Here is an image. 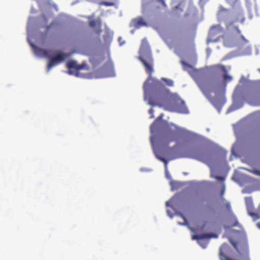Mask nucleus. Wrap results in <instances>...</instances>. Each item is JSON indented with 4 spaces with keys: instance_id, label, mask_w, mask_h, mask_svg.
<instances>
[{
    "instance_id": "obj_1",
    "label": "nucleus",
    "mask_w": 260,
    "mask_h": 260,
    "mask_svg": "<svg viewBox=\"0 0 260 260\" xmlns=\"http://www.w3.org/2000/svg\"><path fill=\"white\" fill-rule=\"evenodd\" d=\"M139 54L138 59L144 66L145 71L149 75L143 85L144 98H147L149 90L151 89L152 92L149 97L148 104L152 106H161V104L169 95L170 90L159 80L152 77L154 72V60L150 46L146 40L142 41Z\"/></svg>"
},
{
    "instance_id": "obj_2",
    "label": "nucleus",
    "mask_w": 260,
    "mask_h": 260,
    "mask_svg": "<svg viewBox=\"0 0 260 260\" xmlns=\"http://www.w3.org/2000/svg\"><path fill=\"white\" fill-rule=\"evenodd\" d=\"M231 17V13L229 10L221 8L217 14V18L220 22L225 24L226 29L229 34L230 39L235 43L245 44L248 43L247 40L241 34L237 22L243 24L245 18L242 14H239L238 17L232 21H229Z\"/></svg>"
},
{
    "instance_id": "obj_3",
    "label": "nucleus",
    "mask_w": 260,
    "mask_h": 260,
    "mask_svg": "<svg viewBox=\"0 0 260 260\" xmlns=\"http://www.w3.org/2000/svg\"><path fill=\"white\" fill-rule=\"evenodd\" d=\"M198 86L203 94L211 103V104L218 110L220 111L221 107L224 103L223 99H218L217 98H213L211 96V91H209L206 87V84L205 82H200L198 83Z\"/></svg>"
},
{
    "instance_id": "obj_4",
    "label": "nucleus",
    "mask_w": 260,
    "mask_h": 260,
    "mask_svg": "<svg viewBox=\"0 0 260 260\" xmlns=\"http://www.w3.org/2000/svg\"><path fill=\"white\" fill-rule=\"evenodd\" d=\"M180 128L174 124L167 125L165 135L161 137L162 141H167L168 143L176 140Z\"/></svg>"
},
{
    "instance_id": "obj_5",
    "label": "nucleus",
    "mask_w": 260,
    "mask_h": 260,
    "mask_svg": "<svg viewBox=\"0 0 260 260\" xmlns=\"http://www.w3.org/2000/svg\"><path fill=\"white\" fill-rule=\"evenodd\" d=\"M223 32V29L219 25L212 26L209 31L208 42H216L221 38L224 39Z\"/></svg>"
},
{
    "instance_id": "obj_6",
    "label": "nucleus",
    "mask_w": 260,
    "mask_h": 260,
    "mask_svg": "<svg viewBox=\"0 0 260 260\" xmlns=\"http://www.w3.org/2000/svg\"><path fill=\"white\" fill-rule=\"evenodd\" d=\"M190 157L201 161L208 165L211 161L210 153L205 150L196 149L192 151Z\"/></svg>"
},
{
    "instance_id": "obj_7",
    "label": "nucleus",
    "mask_w": 260,
    "mask_h": 260,
    "mask_svg": "<svg viewBox=\"0 0 260 260\" xmlns=\"http://www.w3.org/2000/svg\"><path fill=\"white\" fill-rule=\"evenodd\" d=\"M245 201L248 214L254 220L260 218V207L258 208L257 213H255L253 208L252 198L245 197ZM257 225L260 228V222L257 223Z\"/></svg>"
},
{
    "instance_id": "obj_8",
    "label": "nucleus",
    "mask_w": 260,
    "mask_h": 260,
    "mask_svg": "<svg viewBox=\"0 0 260 260\" xmlns=\"http://www.w3.org/2000/svg\"><path fill=\"white\" fill-rule=\"evenodd\" d=\"M69 55L68 53H59L54 57H50L47 66V71L49 72L53 66L64 61L65 58Z\"/></svg>"
},
{
    "instance_id": "obj_9",
    "label": "nucleus",
    "mask_w": 260,
    "mask_h": 260,
    "mask_svg": "<svg viewBox=\"0 0 260 260\" xmlns=\"http://www.w3.org/2000/svg\"><path fill=\"white\" fill-rule=\"evenodd\" d=\"M67 67L69 69L68 73L70 75H73L74 74V72L72 71V69H74L76 71L84 69L86 67V63L85 62H83L81 64H78L76 61L70 60L67 63Z\"/></svg>"
},
{
    "instance_id": "obj_10",
    "label": "nucleus",
    "mask_w": 260,
    "mask_h": 260,
    "mask_svg": "<svg viewBox=\"0 0 260 260\" xmlns=\"http://www.w3.org/2000/svg\"><path fill=\"white\" fill-rule=\"evenodd\" d=\"M213 237V235L211 234H202L201 235H194L192 237V240H197L200 245L203 248H205L207 245V242H203L202 240L210 239Z\"/></svg>"
},
{
    "instance_id": "obj_11",
    "label": "nucleus",
    "mask_w": 260,
    "mask_h": 260,
    "mask_svg": "<svg viewBox=\"0 0 260 260\" xmlns=\"http://www.w3.org/2000/svg\"><path fill=\"white\" fill-rule=\"evenodd\" d=\"M148 23L145 21L142 17H138L133 19L130 23V26L133 27L136 29H138L142 26H148Z\"/></svg>"
},
{
    "instance_id": "obj_12",
    "label": "nucleus",
    "mask_w": 260,
    "mask_h": 260,
    "mask_svg": "<svg viewBox=\"0 0 260 260\" xmlns=\"http://www.w3.org/2000/svg\"><path fill=\"white\" fill-rule=\"evenodd\" d=\"M226 2L234 9L235 8H239L240 7V3L239 0H225Z\"/></svg>"
},
{
    "instance_id": "obj_13",
    "label": "nucleus",
    "mask_w": 260,
    "mask_h": 260,
    "mask_svg": "<svg viewBox=\"0 0 260 260\" xmlns=\"http://www.w3.org/2000/svg\"><path fill=\"white\" fill-rule=\"evenodd\" d=\"M157 119H156L150 126V131L151 133H153L159 127V122L157 121Z\"/></svg>"
},
{
    "instance_id": "obj_14",
    "label": "nucleus",
    "mask_w": 260,
    "mask_h": 260,
    "mask_svg": "<svg viewBox=\"0 0 260 260\" xmlns=\"http://www.w3.org/2000/svg\"><path fill=\"white\" fill-rule=\"evenodd\" d=\"M150 3L152 5H154L155 3H159L162 6L165 7H166L165 1L164 0H151L150 1Z\"/></svg>"
},
{
    "instance_id": "obj_15",
    "label": "nucleus",
    "mask_w": 260,
    "mask_h": 260,
    "mask_svg": "<svg viewBox=\"0 0 260 260\" xmlns=\"http://www.w3.org/2000/svg\"><path fill=\"white\" fill-rule=\"evenodd\" d=\"M156 157H157V159H158L159 160H160V161H162L164 163L165 166V168L167 170V169L168 162V160L166 158L160 156L158 154L156 155Z\"/></svg>"
},
{
    "instance_id": "obj_16",
    "label": "nucleus",
    "mask_w": 260,
    "mask_h": 260,
    "mask_svg": "<svg viewBox=\"0 0 260 260\" xmlns=\"http://www.w3.org/2000/svg\"><path fill=\"white\" fill-rule=\"evenodd\" d=\"M162 80H164L166 84L169 86H173L174 85V82L171 79H168L166 78H162Z\"/></svg>"
},
{
    "instance_id": "obj_17",
    "label": "nucleus",
    "mask_w": 260,
    "mask_h": 260,
    "mask_svg": "<svg viewBox=\"0 0 260 260\" xmlns=\"http://www.w3.org/2000/svg\"><path fill=\"white\" fill-rule=\"evenodd\" d=\"M223 78L225 82H230L232 80V77L228 74H224L223 76Z\"/></svg>"
},
{
    "instance_id": "obj_18",
    "label": "nucleus",
    "mask_w": 260,
    "mask_h": 260,
    "mask_svg": "<svg viewBox=\"0 0 260 260\" xmlns=\"http://www.w3.org/2000/svg\"><path fill=\"white\" fill-rule=\"evenodd\" d=\"M104 68L105 70H106L108 68L113 70L114 68L113 64L112 62L109 61L104 66Z\"/></svg>"
},
{
    "instance_id": "obj_19",
    "label": "nucleus",
    "mask_w": 260,
    "mask_h": 260,
    "mask_svg": "<svg viewBox=\"0 0 260 260\" xmlns=\"http://www.w3.org/2000/svg\"><path fill=\"white\" fill-rule=\"evenodd\" d=\"M182 218L184 220V222L183 223H181L180 222H178V224L180 225H187L188 224V221L186 218V217L182 214L181 215Z\"/></svg>"
},
{
    "instance_id": "obj_20",
    "label": "nucleus",
    "mask_w": 260,
    "mask_h": 260,
    "mask_svg": "<svg viewBox=\"0 0 260 260\" xmlns=\"http://www.w3.org/2000/svg\"><path fill=\"white\" fill-rule=\"evenodd\" d=\"M181 104L184 106V108H183V109L182 110H180V112L181 113H188V110H187V107L185 106L184 102L183 101H181Z\"/></svg>"
},
{
    "instance_id": "obj_21",
    "label": "nucleus",
    "mask_w": 260,
    "mask_h": 260,
    "mask_svg": "<svg viewBox=\"0 0 260 260\" xmlns=\"http://www.w3.org/2000/svg\"><path fill=\"white\" fill-rule=\"evenodd\" d=\"M248 171L255 175L260 176V171H259V170L254 169V170H248Z\"/></svg>"
},
{
    "instance_id": "obj_22",
    "label": "nucleus",
    "mask_w": 260,
    "mask_h": 260,
    "mask_svg": "<svg viewBox=\"0 0 260 260\" xmlns=\"http://www.w3.org/2000/svg\"><path fill=\"white\" fill-rule=\"evenodd\" d=\"M217 67H218V69L219 70H222L224 72V74H227L228 71H227V70L224 66L219 64V65H218Z\"/></svg>"
},
{
    "instance_id": "obj_23",
    "label": "nucleus",
    "mask_w": 260,
    "mask_h": 260,
    "mask_svg": "<svg viewBox=\"0 0 260 260\" xmlns=\"http://www.w3.org/2000/svg\"><path fill=\"white\" fill-rule=\"evenodd\" d=\"M38 53H40L42 54H43L45 56L48 55V52L46 50L42 49H39L38 50Z\"/></svg>"
},
{
    "instance_id": "obj_24",
    "label": "nucleus",
    "mask_w": 260,
    "mask_h": 260,
    "mask_svg": "<svg viewBox=\"0 0 260 260\" xmlns=\"http://www.w3.org/2000/svg\"><path fill=\"white\" fill-rule=\"evenodd\" d=\"M102 4L106 6H112L114 5V3L112 2H103Z\"/></svg>"
},
{
    "instance_id": "obj_25",
    "label": "nucleus",
    "mask_w": 260,
    "mask_h": 260,
    "mask_svg": "<svg viewBox=\"0 0 260 260\" xmlns=\"http://www.w3.org/2000/svg\"><path fill=\"white\" fill-rule=\"evenodd\" d=\"M96 24V22L94 20H92L90 21L89 22V25L92 27H95Z\"/></svg>"
},
{
    "instance_id": "obj_26",
    "label": "nucleus",
    "mask_w": 260,
    "mask_h": 260,
    "mask_svg": "<svg viewBox=\"0 0 260 260\" xmlns=\"http://www.w3.org/2000/svg\"><path fill=\"white\" fill-rule=\"evenodd\" d=\"M214 178L216 180L220 181H223L224 180V178L223 177L216 176L214 177Z\"/></svg>"
},
{
    "instance_id": "obj_27",
    "label": "nucleus",
    "mask_w": 260,
    "mask_h": 260,
    "mask_svg": "<svg viewBox=\"0 0 260 260\" xmlns=\"http://www.w3.org/2000/svg\"><path fill=\"white\" fill-rule=\"evenodd\" d=\"M185 1V0H174V2L179 3V5L176 7V8L178 9L179 8V6L181 5V4L182 2H184Z\"/></svg>"
},
{
    "instance_id": "obj_28",
    "label": "nucleus",
    "mask_w": 260,
    "mask_h": 260,
    "mask_svg": "<svg viewBox=\"0 0 260 260\" xmlns=\"http://www.w3.org/2000/svg\"><path fill=\"white\" fill-rule=\"evenodd\" d=\"M54 23L51 22L49 25L46 26V31H48L50 27L53 25Z\"/></svg>"
},
{
    "instance_id": "obj_29",
    "label": "nucleus",
    "mask_w": 260,
    "mask_h": 260,
    "mask_svg": "<svg viewBox=\"0 0 260 260\" xmlns=\"http://www.w3.org/2000/svg\"><path fill=\"white\" fill-rule=\"evenodd\" d=\"M238 224H239L238 221H237V220H236L235 221H234V223L232 224V227L236 226L238 225Z\"/></svg>"
},
{
    "instance_id": "obj_30",
    "label": "nucleus",
    "mask_w": 260,
    "mask_h": 260,
    "mask_svg": "<svg viewBox=\"0 0 260 260\" xmlns=\"http://www.w3.org/2000/svg\"><path fill=\"white\" fill-rule=\"evenodd\" d=\"M42 17H43V19H44V20L45 22H47L48 20H47V17H46V16H45V15H42Z\"/></svg>"
},
{
    "instance_id": "obj_31",
    "label": "nucleus",
    "mask_w": 260,
    "mask_h": 260,
    "mask_svg": "<svg viewBox=\"0 0 260 260\" xmlns=\"http://www.w3.org/2000/svg\"><path fill=\"white\" fill-rule=\"evenodd\" d=\"M226 206L229 210H230L231 209V206H230V204L229 203H228L226 204Z\"/></svg>"
},
{
    "instance_id": "obj_32",
    "label": "nucleus",
    "mask_w": 260,
    "mask_h": 260,
    "mask_svg": "<svg viewBox=\"0 0 260 260\" xmlns=\"http://www.w3.org/2000/svg\"><path fill=\"white\" fill-rule=\"evenodd\" d=\"M153 112L154 111L152 108H151L149 110V113L151 114H152L153 113Z\"/></svg>"
},
{
    "instance_id": "obj_33",
    "label": "nucleus",
    "mask_w": 260,
    "mask_h": 260,
    "mask_svg": "<svg viewBox=\"0 0 260 260\" xmlns=\"http://www.w3.org/2000/svg\"><path fill=\"white\" fill-rule=\"evenodd\" d=\"M185 66L187 68H191V66L188 64H185Z\"/></svg>"
},
{
    "instance_id": "obj_34",
    "label": "nucleus",
    "mask_w": 260,
    "mask_h": 260,
    "mask_svg": "<svg viewBox=\"0 0 260 260\" xmlns=\"http://www.w3.org/2000/svg\"><path fill=\"white\" fill-rule=\"evenodd\" d=\"M224 189H223L221 191V195H223V194L224 193Z\"/></svg>"
},
{
    "instance_id": "obj_35",
    "label": "nucleus",
    "mask_w": 260,
    "mask_h": 260,
    "mask_svg": "<svg viewBox=\"0 0 260 260\" xmlns=\"http://www.w3.org/2000/svg\"><path fill=\"white\" fill-rule=\"evenodd\" d=\"M166 206H169V202H166Z\"/></svg>"
},
{
    "instance_id": "obj_36",
    "label": "nucleus",
    "mask_w": 260,
    "mask_h": 260,
    "mask_svg": "<svg viewBox=\"0 0 260 260\" xmlns=\"http://www.w3.org/2000/svg\"><path fill=\"white\" fill-rule=\"evenodd\" d=\"M101 31V30L98 31V34L99 35Z\"/></svg>"
},
{
    "instance_id": "obj_37",
    "label": "nucleus",
    "mask_w": 260,
    "mask_h": 260,
    "mask_svg": "<svg viewBox=\"0 0 260 260\" xmlns=\"http://www.w3.org/2000/svg\"><path fill=\"white\" fill-rule=\"evenodd\" d=\"M162 115H161L160 116H159L158 118L161 119L162 118Z\"/></svg>"
},
{
    "instance_id": "obj_38",
    "label": "nucleus",
    "mask_w": 260,
    "mask_h": 260,
    "mask_svg": "<svg viewBox=\"0 0 260 260\" xmlns=\"http://www.w3.org/2000/svg\"><path fill=\"white\" fill-rule=\"evenodd\" d=\"M224 45L225 46H228V45L226 44L225 42L224 41Z\"/></svg>"
}]
</instances>
